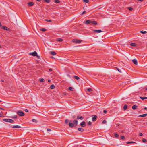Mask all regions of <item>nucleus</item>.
Instances as JSON below:
<instances>
[{"label": "nucleus", "instance_id": "nucleus-1", "mask_svg": "<svg viewBox=\"0 0 147 147\" xmlns=\"http://www.w3.org/2000/svg\"><path fill=\"white\" fill-rule=\"evenodd\" d=\"M72 121L71 120L69 121V125L70 127H72L77 126L78 123V121L76 120H74L73 121L74 123H72Z\"/></svg>", "mask_w": 147, "mask_h": 147}, {"label": "nucleus", "instance_id": "nucleus-2", "mask_svg": "<svg viewBox=\"0 0 147 147\" xmlns=\"http://www.w3.org/2000/svg\"><path fill=\"white\" fill-rule=\"evenodd\" d=\"M85 23L86 24H90L91 25L92 24L94 25H96L97 24V22L96 21H93L91 20H87L85 22Z\"/></svg>", "mask_w": 147, "mask_h": 147}, {"label": "nucleus", "instance_id": "nucleus-3", "mask_svg": "<svg viewBox=\"0 0 147 147\" xmlns=\"http://www.w3.org/2000/svg\"><path fill=\"white\" fill-rule=\"evenodd\" d=\"M17 113L18 115L19 116H23L25 115V114L22 111H21L19 110L17 112Z\"/></svg>", "mask_w": 147, "mask_h": 147}, {"label": "nucleus", "instance_id": "nucleus-4", "mask_svg": "<svg viewBox=\"0 0 147 147\" xmlns=\"http://www.w3.org/2000/svg\"><path fill=\"white\" fill-rule=\"evenodd\" d=\"M3 121L9 123H12L13 122V120L10 119H3Z\"/></svg>", "mask_w": 147, "mask_h": 147}, {"label": "nucleus", "instance_id": "nucleus-5", "mask_svg": "<svg viewBox=\"0 0 147 147\" xmlns=\"http://www.w3.org/2000/svg\"><path fill=\"white\" fill-rule=\"evenodd\" d=\"M73 41L76 43H80L81 42L82 40H80L74 39Z\"/></svg>", "mask_w": 147, "mask_h": 147}, {"label": "nucleus", "instance_id": "nucleus-6", "mask_svg": "<svg viewBox=\"0 0 147 147\" xmlns=\"http://www.w3.org/2000/svg\"><path fill=\"white\" fill-rule=\"evenodd\" d=\"M37 53L36 51H34L33 52L30 53L29 54L34 56H35L37 55Z\"/></svg>", "mask_w": 147, "mask_h": 147}, {"label": "nucleus", "instance_id": "nucleus-7", "mask_svg": "<svg viewBox=\"0 0 147 147\" xmlns=\"http://www.w3.org/2000/svg\"><path fill=\"white\" fill-rule=\"evenodd\" d=\"M80 125L82 127H85L86 125V123L85 121H83L81 123Z\"/></svg>", "mask_w": 147, "mask_h": 147}, {"label": "nucleus", "instance_id": "nucleus-8", "mask_svg": "<svg viewBox=\"0 0 147 147\" xmlns=\"http://www.w3.org/2000/svg\"><path fill=\"white\" fill-rule=\"evenodd\" d=\"M93 117L92 118V120L93 121H95L97 119V116L96 115H93Z\"/></svg>", "mask_w": 147, "mask_h": 147}, {"label": "nucleus", "instance_id": "nucleus-9", "mask_svg": "<svg viewBox=\"0 0 147 147\" xmlns=\"http://www.w3.org/2000/svg\"><path fill=\"white\" fill-rule=\"evenodd\" d=\"M2 28H3L4 30L7 31H9V28L5 26H3Z\"/></svg>", "mask_w": 147, "mask_h": 147}, {"label": "nucleus", "instance_id": "nucleus-10", "mask_svg": "<svg viewBox=\"0 0 147 147\" xmlns=\"http://www.w3.org/2000/svg\"><path fill=\"white\" fill-rule=\"evenodd\" d=\"M93 32L95 33H100L102 31L100 30H93Z\"/></svg>", "mask_w": 147, "mask_h": 147}, {"label": "nucleus", "instance_id": "nucleus-11", "mask_svg": "<svg viewBox=\"0 0 147 147\" xmlns=\"http://www.w3.org/2000/svg\"><path fill=\"white\" fill-rule=\"evenodd\" d=\"M34 4V3L33 2H30L27 3V5L29 6H33Z\"/></svg>", "mask_w": 147, "mask_h": 147}, {"label": "nucleus", "instance_id": "nucleus-12", "mask_svg": "<svg viewBox=\"0 0 147 147\" xmlns=\"http://www.w3.org/2000/svg\"><path fill=\"white\" fill-rule=\"evenodd\" d=\"M77 119H80L82 120L84 119V117L80 115H78L77 117Z\"/></svg>", "mask_w": 147, "mask_h": 147}, {"label": "nucleus", "instance_id": "nucleus-13", "mask_svg": "<svg viewBox=\"0 0 147 147\" xmlns=\"http://www.w3.org/2000/svg\"><path fill=\"white\" fill-rule=\"evenodd\" d=\"M132 62L134 64L136 65H137L138 64L137 61L136 59H134L132 60Z\"/></svg>", "mask_w": 147, "mask_h": 147}, {"label": "nucleus", "instance_id": "nucleus-14", "mask_svg": "<svg viewBox=\"0 0 147 147\" xmlns=\"http://www.w3.org/2000/svg\"><path fill=\"white\" fill-rule=\"evenodd\" d=\"M78 129L79 131L82 132H83L84 130V129L83 128L81 127L78 128Z\"/></svg>", "mask_w": 147, "mask_h": 147}, {"label": "nucleus", "instance_id": "nucleus-15", "mask_svg": "<svg viewBox=\"0 0 147 147\" xmlns=\"http://www.w3.org/2000/svg\"><path fill=\"white\" fill-rule=\"evenodd\" d=\"M56 40L58 42H62L63 41V40L61 38H59L56 39Z\"/></svg>", "mask_w": 147, "mask_h": 147}, {"label": "nucleus", "instance_id": "nucleus-16", "mask_svg": "<svg viewBox=\"0 0 147 147\" xmlns=\"http://www.w3.org/2000/svg\"><path fill=\"white\" fill-rule=\"evenodd\" d=\"M127 105L125 104L124 105L123 109L124 110H125L127 109Z\"/></svg>", "mask_w": 147, "mask_h": 147}, {"label": "nucleus", "instance_id": "nucleus-17", "mask_svg": "<svg viewBox=\"0 0 147 147\" xmlns=\"http://www.w3.org/2000/svg\"><path fill=\"white\" fill-rule=\"evenodd\" d=\"M50 53L53 55H55L56 54V53L55 52L52 51H50Z\"/></svg>", "mask_w": 147, "mask_h": 147}, {"label": "nucleus", "instance_id": "nucleus-18", "mask_svg": "<svg viewBox=\"0 0 147 147\" xmlns=\"http://www.w3.org/2000/svg\"><path fill=\"white\" fill-rule=\"evenodd\" d=\"M147 116V113H146L144 114H142L140 115L139 117H144Z\"/></svg>", "mask_w": 147, "mask_h": 147}, {"label": "nucleus", "instance_id": "nucleus-19", "mask_svg": "<svg viewBox=\"0 0 147 147\" xmlns=\"http://www.w3.org/2000/svg\"><path fill=\"white\" fill-rule=\"evenodd\" d=\"M13 128H20L21 127L18 125H14L12 127Z\"/></svg>", "mask_w": 147, "mask_h": 147}, {"label": "nucleus", "instance_id": "nucleus-20", "mask_svg": "<svg viewBox=\"0 0 147 147\" xmlns=\"http://www.w3.org/2000/svg\"><path fill=\"white\" fill-rule=\"evenodd\" d=\"M137 106L136 105H134L132 107V108L133 110H135L137 108Z\"/></svg>", "mask_w": 147, "mask_h": 147}, {"label": "nucleus", "instance_id": "nucleus-21", "mask_svg": "<svg viewBox=\"0 0 147 147\" xmlns=\"http://www.w3.org/2000/svg\"><path fill=\"white\" fill-rule=\"evenodd\" d=\"M55 88V86H54V85L53 84H52V85H51L50 87V88L51 89H53L54 88Z\"/></svg>", "mask_w": 147, "mask_h": 147}, {"label": "nucleus", "instance_id": "nucleus-22", "mask_svg": "<svg viewBox=\"0 0 147 147\" xmlns=\"http://www.w3.org/2000/svg\"><path fill=\"white\" fill-rule=\"evenodd\" d=\"M74 78L76 79L77 80H78L80 78L76 76H74Z\"/></svg>", "mask_w": 147, "mask_h": 147}, {"label": "nucleus", "instance_id": "nucleus-23", "mask_svg": "<svg viewBox=\"0 0 147 147\" xmlns=\"http://www.w3.org/2000/svg\"><path fill=\"white\" fill-rule=\"evenodd\" d=\"M114 136L116 138H118L119 137V135L117 133L114 134Z\"/></svg>", "mask_w": 147, "mask_h": 147}, {"label": "nucleus", "instance_id": "nucleus-24", "mask_svg": "<svg viewBox=\"0 0 147 147\" xmlns=\"http://www.w3.org/2000/svg\"><path fill=\"white\" fill-rule=\"evenodd\" d=\"M127 9L129 10V11H131L133 10V9L132 7H127Z\"/></svg>", "mask_w": 147, "mask_h": 147}, {"label": "nucleus", "instance_id": "nucleus-25", "mask_svg": "<svg viewBox=\"0 0 147 147\" xmlns=\"http://www.w3.org/2000/svg\"><path fill=\"white\" fill-rule=\"evenodd\" d=\"M140 98L142 100H144L145 99H147V97H140Z\"/></svg>", "mask_w": 147, "mask_h": 147}, {"label": "nucleus", "instance_id": "nucleus-26", "mask_svg": "<svg viewBox=\"0 0 147 147\" xmlns=\"http://www.w3.org/2000/svg\"><path fill=\"white\" fill-rule=\"evenodd\" d=\"M39 81L40 82H44V80L43 78L39 79Z\"/></svg>", "mask_w": 147, "mask_h": 147}, {"label": "nucleus", "instance_id": "nucleus-27", "mask_svg": "<svg viewBox=\"0 0 147 147\" xmlns=\"http://www.w3.org/2000/svg\"><path fill=\"white\" fill-rule=\"evenodd\" d=\"M130 45L131 46L135 47L136 46V45L135 43H131L130 44Z\"/></svg>", "mask_w": 147, "mask_h": 147}, {"label": "nucleus", "instance_id": "nucleus-28", "mask_svg": "<svg viewBox=\"0 0 147 147\" xmlns=\"http://www.w3.org/2000/svg\"><path fill=\"white\" fill-rule=\"evenodd\" d=\"M140 32L142 34H146L147 33V32L146 31H141Z\"/></svg>", "mask_w": 147, "mask_h": 147}, {"label": "nucleus", "instance_id": "nucleus-29", "mask_svg": "<svg viewBox=\"0 0 147 147\" xmlns=\"http://www.w3.org/2000/svg\"><path fill=\"white\" fill-rule=\"evenodd\" d=\"M74 88L72 87H69V89L71 91H73Z\"/></svg>", "mask_w": 147, "mask_h": 147}, {"label": "nucleus", "instance_id": "nucleus-30", "mask_svg": "<svg viewBox=\"0 0 147 147\" xmlns=\"http://www.w3.org/2000/svg\"><path fill=\"white\" fill-rule=\"evenodd\" d=\"M136 143L135 142H133V141H131V142H127V144H131V143Z\"/></svg>", "mask_w": 147, "mask_h": 147}, {"label": "nucleus", "instance_id": "nucleus-31", "mask_svg": "<svg viewBox=\"0 0 147 147\" xmlns=\"http://www.w3.org/2000/svg\"><path fill=\"white\" fill-rule=\"evenodd\" d=\"M55 2L56 3H60V1L59 0H55Z\"/></svg>", "mask_w": 147, "mask_h": 147}, {"label": "nucleus", "instance_id": "nucleus-32", "mask_svg": "<svg viewBox=\"0 0 147 147\" xmlns=\"http://www.w3.org/2000/svg\"><path fill=\"white\" fill-rule=\"evenodd\" d=\"M69 121L68 119H66L65 120V124H67L68 122Z\"/></svg>", "mask_w": 147, "mask_h": 147}, {"label": "nucleus", "instance_id": "nucleus-33", "mask_svg": "<svg viewBox=\"0 0 147 147\" xmlns=\"http://www.w3.org/2000/svg\"><path fill=\"white\" fill-rule=\"evenodd\" d=\"M46 29L45 28H42L40 29V30L43 32H45L46 31Z\"/></svg>", "mask_w": 147, "mask_h": 147}, {"label": "nucleus", "instance_id": "nucleus-34", "mask_svg": "<svg viewBox=\"0 0 147 147\" xmlns=\"http://www.w3.org/2000/svg\"><path fill=\"white\" fill-rule=\"evenodd\" d=\"M142 141L144 143H145L147 142V140L145 139H143Z\"/></svg>", "mask_w": 147, "mask_h": 147}, {"label": "nucleus", "instance_id": "nucleus-35", "mask_svg": "<svg viewBox=\"0 0 147 147\" xmlns=\"http://www.w3.org/2000/svg\"><path fill=\"white\" fill-rule=\"evenodd\" d=\"M120 137L121 138L122 140L124 139H125V137L124 136H121Z\"/></svg>", "mask_w": 147, "mask_h": 147}, {"label": "nucleus", "instance_id": "nucleus-36", "mask_svg": "<svg viewBox=\"0 0 147 147\" xmlns=\"http://www.w3.org/2000/svg\"><path fill=\"white\" fill-rule=\"evenodd\" d=\"M83 1L84 2L87 3L89 2V0H83Z\"/></svg>", "mask_w": 147, "mask_h": 147}, {"label": "nucleus", "instance_id": "nucleus-37", "mask_svg": "<svg viewBox=\"0 0 147 147\" xmlns=\"http://www.w3.org/2000/svg\"><path fill=\"white\" fill-rule=\"evenodd\" d=\"M11 118L13 119H14V118H17V115H15L13 117H11Z\"/></svg>", "mask_w": 147, "mask_h": 147}, {"label": "nucleus", "instance_id": "nucleus-38", "mask_svg": "<svg viewBox=\"0 0 147 147\" xmlns=\"http://www.w3.org/2000/svg\"><path fill=\"white\" fill-rule=\"evenodd\" d=\"M87 90L88 92H91L92 91V90L91 88H89L87 89Z\"/></svg>", "mask_w": 147, "mask_h": 147}, {"label": "nucleus", "instance_id": "nucleus-39", "mask_svg": "<svg viewBox=\"0 0 147 147\" xmlns=\"http://www.w3.org/2000/svg\"><path fill=\"white\" fill-rule=\"evenodd\" d=\"M45 2H47V3H49L50 1V0H44Z\"/></svg>", "mask_w": 147, "mask_h": 147}, {"label": "nucleus", "instance_id": "nucleus-40", "mask_svg": "<svg viewBox=\"0 0 147 147\" xmlns=\"http://www.w3.org/2000/svg\"><path fill=\"white\" fill-rule=\"evenodd\" d=\"M32 121L33 122H36L37 121L35 119H33L32 120Z\"/></svg>", "mask_w": 147, "mask_h": 147}, {"label": "nucleus", "instance_id": "nucleus-41", "mask_svg": "<svg viewBox=\"0 0 147 147\" xmlns=\"http://www.w3.org/2000/svg\"><path fill=\"white\" fill-rule=\"evenodd\" d=\"M106 121L105 120H104L102 122V123L103 124H105L106 123Z\"/></svg>", "mask_w": 147, "mask_h": 147}, {"label": "nucleus", "instance_id": "nucleus-42", "mask_svg": "<svg viewBox=\"0 0 147 147\" xmlns=\"http://www.w3.org/2000/svg\"><path fill=\"white\" fill-rule=\"evenodd\" d=\"M45 20L46 21H47V22H51V20H49L45 19Z\"/></svg>", "mask_w": 147, "mask_h": 147}, {"label": "nucleus", "instance_id": "nucleus-43", "mask_svg": "<svg viewBox=\"0 0 147 147\" xmlns=\"http://www.w3.org/2000/svg\"><path fill=\"white\" fill-rule=\"evenodd\" d=\"M117 69L119 72L120 73L121 72V71L120 69H119L117 68Z\"/></svg>", "mask_w": 147, "mask_h": 147}, {"label": "nucleus", "instance_id": "nucleus-44", "mask_svg": "<svg viewBox=\"0 0 147 147\" xmlns=\"http://www.w3.org/2000/svg\"><path fill=\"white\" fill-rule=\"evenodd\" d=\"M91 124H92V123L90 121L88 122V124L89 125H91Z\"/></svg>", "mask_w": 147, "mask_h": 147}, {"label": "nucleus", "instance_id": "nucleus-45", "mask_svg": "<svg viewBox=\"0 0 147 147\" xmlns=\"http://www.w3.org/2000/svg\"><path fill=\"white\" fill-rule=\"evenodd\" d=\"M47 131H51V129H49V128H47Z\"/></svg>", "mask_w": 147, "mask_h": 147}, {"label": "nucleus", "instance_id": "nucleus-46", "mask_svg": "<svg viewBox=\"0 0 147 147\" xmlns=\"http://www.w3.org/2000/svg\"><path fill=\"white\" fill-rule=\"evenodd\" d=\"M86 13V11H84L82 13V14H85Z\"/></svg>", "mask_w": 147, "mask_h": 147}, {"label": "nucleus", "instance_id": "nucleus-47", "mask_svg": "<svg viewBox=\"0 0 147 147\" xmlns=\"http://www.w3.org/2000/svg\"><path fill=\"white\" fill-rule=\"evenodd\" d=\"M139 135L140 136H142L143 135V134L142 133H140L139 134Z\"/></svg>", "mask_w": 147, "mask_h": 147}, {"label": "nucleus", "instance_id": "nucleus-48", "mask_svg": "<svg viewBox=\"0 0 147 147\" xmlns=\"http://www.w3.org/2000/svg\"><path fill=\"white\" fill-rule=\"evenodd\" d=\"M25 111L26 112H28V110L27 109H26L25 110Z\"/></svg>", "mask_w": 147, "mask_h": 147}, {"label": "nucleus", "instance_id": "nucleus-49", "mask_svg": "<svg viewBox=\"0 0 147 147\" xmlns=\"http://www.w3.org/2000/svg\"><path fill=\"white\" fill-rule=\"evenodd\" d=\"M37 57V58L38 59H40V57L39 56H38L37 55V56H36Z\"/></svg>", "mask_w": 147, "mask_h": 147}, {"label": "nucleus", "instance_id": "nucleus-50", "mask_svg": "<svg viewBox=\"0 0 147 147\" xmlns=\"http://www.w3.org/2000/svg\"><path fill=\"white\" fill-rule=\"evenodd\" d=\"M107 112V111L106 110H104L103 111V112L104 113H106Z\"/></svg>", "mask_w": 147, "mask_h": 147}, {"label": "nucleus", "instance_id": "nucleus-51", "mask_svg": "<svg viewBox=\"0 0 147 147\" xmlns=\"http://www.w3.org/2000/svg\"><path fill=\"white\" fill-rule=\"evenodd\" d=\"M52 70H53L51 68H50L49 69V71H52Z\"/></svg>", "mask_w": 147, "mask_h": 147}, {"label": "nucleus", "instance_id": "nucleus-52", "mask_svg": "<svg viewBox=\"0 0 147 147\" xmlns=\"http://www.w3.org/2000/svg\"><path fill=\"white\" fill-rule=\"evenodd\" d=\"M63 95H66V93L65 92L63 93Z\"/></svg>", "mask_w": 147, "mask_h": 147}, {"label": "nucleus", "instance_id": "nucleus-53", "mask_svg": "<svg viewBox=\"0 0 147 147\" xmlns=\"http://www.w3.org/2000/svg\"><path fill=\"white\" fill-rule=\"evenodd\" d=\"M76 117V116L75 115L74 116H73V117H72V118H74Z\"/></svg>", "mask_w": 147, "mask_h": 147}, {"label": "nucleus", "instance_id": "nucleus-54", "mask_svg": "<svg viewBox=\"0 0 147 147\" xmlns=\"http://www.w3.org/2000/svg\"><path fill=\"white\" fill-rule=\"evenodd\" d=\"M3 115L1 114V113H0V117H2Z\"/></svg>", "mask_w": 147, "mask_h": 147}, {"label": "nucleus", "instance_id": "nucleus-55", "mask_svg": "<svg viewBox=\"0 0 147 147\" xmlns=\"http://www.w3.org/2000/svg\"><path fill=\"white\" fill-rule=\"evenodd\" d=\"M138 1H140L141 2H142L144 0H138Z\"/></svg>", "mask_w": 147, "mask_h": 147}, {"label": "nucleus", "instance_id": "nucleus-56", "mask_svg": "<svg viewBox=\"0 0 147 147\" xmlns=\"http://www.w3.org/2000/svg\"><path fill=\"white\" fill-rule=\"evenodd\" d=\"M48 82H51V80H48Z\"/></svg>", "mask_w": 147, "mask_h": 147}, {"label": "nucleus", "instance_id": "nucleus-57", "mask_svg": "<svg viewBox=\"0 0 147 147\" xmlns=\"http://www.w3.org/2000/svg\"><path fill=\"white\" fill-rule=\"evenodd\" d=\"M147 109V107H145L144 108V109L146 110V109Z\"/></svg>", "mask_w": 147, "mask_h": 147}, {"label": "nucleus", "instance_id": "nucleus-58", "mask_svg": "<svg viewBox=\"0 0 147 147\" xmlns=\"http://www.w3.org/2000/svg\"><path fill=\"white\" fill-rule=\"evenodd\" d=\"M1 81L2 82H4V80H1Z\"/></svg>", "mask_w": 147, "mask_h": 147}, {"label": "nucleus", "instance_id": "nucleus-59", "mask_svg": "<svg viewBox=\"0 0 147 147\" xmlns=\"http://www.w3.org/2000/svg\"><path fill=\"white\" fill-rule=\"evenodd\" d=\"M78 147H83L82 146H78Z\"/></svg>", "mask_w": 147, "mask_h": 147}, {"label": "nucleus", "instance_id": "nucleus-60", "mask_svg": "<svg viewBox=\"0 0 147 147\" xmlns=\"http://www.w3.org/2000/svg\"><path fill=\"white\" fill-rule=\"evenodd\" d=\"M36 0L37 1H39H39H40V0Z\"/></svg>", "mask_w": 147, "mask_h": 147}, {"label": "nucleus", "instance_id": "nucleus-61", "mask_svg": "<svg viewBox=\"0 0 147 147\" xmlns=\"http://www.w3.org/2000/svg\"><path fill=\"white\" fill-rule=\"evenodd\" d=\"M67 76H69V77H70V75H67Z\"/></svg>", "mask_w": 147, "mask_h": 147}, {"label": "nucleus", "instance_id": "nucleus-62", "mask_svg": "<svg viewBox=\"0 0 147 147\" xmlns=\"http://www.w3.org/2000/svg\"><path fill=\"white\" fill-rule=\"evenodd\" d=\"M145 89L146 90H147V88H146Z\"/></svg>", "mask_w": 147, "mask_h": 147}, {"label": "nucleus", "instance_id": "nucleus-63", "mask_svg": "<svg viewBox=\"0 0 147 147\" xmlns=\"http://www.w3.org/2000/svg\"><path fill=\"white\" fill-rule=\"evenodd\" d=\"M51 57L52 58H54V57Z\"/></svg>", "mask_w": 147, "mask_h": 147}, {"label": "nucleus", "instance_id": "nucleus-64", "mask_svg": "<svg viewBox=\"0 0 147 147\" xmlns=\"http://www.w3.org/2000/svg\"><path fill=\"white\" fill-rule=\"evenodd\" d=\"M1 46L0 45V48H1Z\"/></svg>", "mask_w": 147, "mask_h": 147}]
</instances>
